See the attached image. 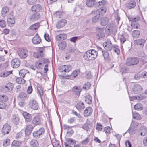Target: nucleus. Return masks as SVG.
<instances>
[{
    "mask_svg": "<svg viewBox=\"0 0 147 147\" xmlns=\"http://www.w3.org/2000/svg\"><path fill=\"white\" fill-rule=\"evenodd\" d=\"M97 51L95 50H89L84 54L83 57L87 60H94L97 57Z\"/></svg>",
    "mask_w": 147,
    "mask_h": 147,
    "instance_id": "nucleus-1",
    "label": "nucleus"
},
{
    "mask_svg": "<svg viewBox=\"0 0 147 147\" xmlns=\"http://www.w3.org/2000/svg\"><path fill=\"white\" fill-rule=\"evenodd\" d=\"M139 62V60L137 58H130L127 59L125 63L126 65L130 66L136 65Z\"/></svg>",
    "mask_w": 147,
    "mask_h": 147,
    "instance_id": "nucleus-2",
    "label": "nucleus"
},
{
    "mask_svg": "<svg viewBox=\"0 0 147 147\" xmlns=\"http://www.w3.org/2000/svg\"><path fill=\"white\" fill-rule=\"evenodd\" d=\"M142 90V87L139 84H136L132 86L131 92L132 93L136 94L141 92Z\"/></svg>",
    "mask_w": 147,
    "mask_h": 147,
    "instance_id": "nucleus-3",
    "label": "nucleus"
},
{
    "mask_svg": "<svg viewBox=\"0 0 147 147\" xmlns=\"http://www.w3.org/2000/svg\"><path fill=\"white\" fill-rule=\"evenodd\" d=\"M44 129L43 127L40 128L38 130L33 133V136L34 138H38L40 137V136L44 133Z\"/></svg>",
    "mask_w": 147,
    "mask_h": 147,
    "instance_id": "nucleus-4",
    "label": "nucleus"
},
{
    "mask_svg": "<svg viewBox=\"0 0 147 147\" xmlns=\"http://www.w3.org/2000/svg\"><path fill=\"white\" fill-rule=\"evenodd\" d=\"M32 123L35 126L41 125L42 123V119L40 116L37 115L34 117L32 120Z\"/></svg>",
    "mask_w": 147,
    "mask_h": 147,
    "instance_id": "nucleus-5",
    "label": "nucleus"
},
{
    "mask_svg": "<svg viewBox=\"0 0 147 147\" xmlns=\"http://www.w3.org/2000/svg\"><path fill=\"white\" fill-rule=\"evenodd\" d=\"M11 130L10 126L7 123L5 124L2 129V133L3 135L8 134Z\"/></svg>",
    "mask_w": 147,
    "mask_h": 147,
    "instance_id": "nucleus-6",
    "label": "nucleus"
},
{
    "mask_svg": "<svg viewBox=\"0 0 147 147\" xmlns=\"http://www.w3.org/2000/svg\"><path fill=\"white\" fill-rule=\"evenodd\" d=\"M47 59L43 58L41 60H38L36 62L35 65L36 67L38 69H40L42 67L44 64L46 62Z\"/></svg>",
    "mask_w": 147,
    "mask_h": 147,
    "instance_id": "nucleus-7",
    "label": "nucleus"
},
{
    "mask_svg": "<svg viewBox=\"0 0 147 147\" xmlns=\"http://www.w3.org/2000/svg\"><path fill=\"white\" fill-rule=\"evenodd\" d=\"M114 29V26L113 24H109L106 26L105 31L107 34H111L113 33Z\"/></svg>",
    "mask_w": 147,
    "mask_h": 147,
    "instance_id": "nucleus-8",
    "label": "nucleus"
},
{
    "mask_svg": "<svg viewBox=\"0 0 147 147\" xmlns=\"http://www.w3.org/2000/svg\"><path fill=\"white\" fill-rule=\"evenodd\" d=\"M93 112L92 108L90 107H87L84 111L83 114L84 116L85 117H88L91 115Z\"/></svg>",
    "mask_w": 147,
    "mask_h": 147,
    "instance_id": "nucleus-9",
    "label": "nucleus"
},
{
    "mask_svg": "<svg viewBox=\"0 0 147 147\" xmlns=\"http://www.w3.org/2000/svg\"><path fill=\"white\" fill-rule=\"evenodd\" d=\"M103 45L105 49L108 51H110L113 48L112 44L109 40H107V42L103 43Z\"/></svg>",
    "mask_w": 147,
    "mask_h": 147,
    "instance_id": "nucleus-10",
    "label": "nucleus"
},
{
    "mask_svg": "<svg viewBox=\"0 0 147 147\" xmlns=\"http://www.w3.org/2000/svg\"><path fill=\"white\" fill-rule=\"evenodd\" d=\"M27 50L24 49H21L19 50L18 54L21 58H24L27 56Z\"/></svg>",
    "mask_w": 147,
    "mask_h": 147,
    "instance_id": "nucleus-11",
    "label": "nucleus"
},
{
    "mask_svg": "<svg viewBox=\"0 0 147 147\" xmlns=\"http://www.w3.org/2000/svg\"><path fill=\"white\" fill-rule=\"evenodd\" d=\"M30 107L33 109L37 110L38 107V102L35 100H31L29 103Z\"/></svg>",
    "mask_w": 147,
    "mask_h": 147,
    "instance_id": "nucleus-12",
    "label": "nucleus"
},
{
    "mask_svg": "<svg viewBox=\"0 0 147 147\" xmlns=\"http://www.w3.org/2000/svg\"><path fill=\"white\" fill-rule=\"evenodd\" d=\"M20 62L19 59L17 58L13 59L11 63V65L13 68H17L19 67Z\"/></svg>",
    "mask_w": 147,
    "mask_h": 147,
    "instance_id": "nucleus-13",
    "label": "nucleus"
},
{
    "mask_svg": "<svg viewBox=\"0 0 147 147\" xmlns=\"http://www.w3.org/2000/svg\"><path fill=\"white\" fill-rule=\"evenodd\" d=\"M24 117L25 121L29 122L32 119V115L27 112H24L22 113Z\"/></svg>",
    "mask_w": 147,
    "mask_h": 147,
    "instance_id": "nucleus-14",
    "label": "nucleus"
},
{
    "mask_svg": "<svg viewBox=\"0 0 147 147\" xmlns=\"http://www.w3.org/2000/svg\"><path fill=\"white\" fill-rule=\"evenodd\" d=\"M66 23V21L65 19H62L59 21L56 24L57 28H60L63 27Z\"/></svg>",
    "mask_w": 147,
    "mask_h": 147,
    "instance_id": "nucleus-15",
    "label": "nucleus"
},
{
    "mask_svg": "<svg viewBox=\"0 0 147 147\" xmlns=\"http://www.w3.org/2000/svg\"><path fill=\"white\" fill-rule=\"evenodd\" d=\"M34 127L31 124H28L26 125L25 129V133L26 135H29L30 134Z\"/></svg>",
    "mask_w": 147,
    "mask_h": 147,
    "instance_id": "nucleus-16",
    "label": "nucleus"
},
{
    "mask_svg": "<svg viewBox=\"0 0 147 147\" xmlns=\"http://www.w3.org/2000/svg\"><path fill=\"white\" fill-rule=\"evenodd\" d=\"M12 121L15 125L18 124L19 122V118L17 114H13L12 115L11 119Z\"/></svg>",
    "mask_w": 147,
    "mask_h": 147,
    "instance_id": "nucleus-17",
    "label": "nucleus"
},
{
    "mask_svg": "<svg viewBox=\"0 0 147 147\" xmlns=\"http://www.w3.org/2000/svg\"><path fill=\"white\" fill-rule=\"evenodd\" d=\"M41 40L39 37L38 34H37L32 39V41L33 43L34 44H38L40 43Z\"/></svg>",
    "mask_w": 147,
    "mask_h": 147,
    "instance_id": "nucleus-18",
    "label": "nucleus"
},
{
    "mask_svg": "<svg viewBox=\"0 0 147 147\" xmlns=\"http://www.w3.org/2000/svg\"><path fill=\"white\" fill-rule=\"evenodd\" d=\"M42 9V7L40 4L34 5L32 7L31 9L32 11L38 12L40 11Z\"/></svg>",
    "mask_w": 147,
    "mask_h": 147,
    "instance_id": "nucleus-19",
    "label": "nucleus"
},
{
    "mask_svg": "<svg viewBox=\"0 0 147 147\" xmlns=\"http://www.w3.org/2000/svg\"><path fill=\"white\" fill-rule=\"evenodd\" d=\"M81 91V88L78 86H74L72 89V92L74 94L79 96Z\"/></svg>",
    "mask_w": 147,
    "mask_h": 147,
    "instance_id": "nucleus-20",
    "label": "nucleus"
},
{
    "mask_svg": "<svg viewBox=\"0 0 147 147\" xmlns=\"http://www.w3.org/2000/svg\"><path fill=\"white\" fill-rule=\"evenodd\" d=\"M13 86L12 83H9L6 85L4 89L6 91L9 92L12 90L13 88Z\"/></svg>",
    "mask_w": 147,
    "mask_h": 147,
    "instance_id": "nucleus-21",
    "label": "nucleus"
},
{
    "mask_svg": "<svg viewBox=\"0 0 147 147\" xmlns=\"http://www.w3.org/2000/svg\"><path fill=\"white\" fill-rule=\"evenodd\" d=\"M36 86L38 91L42 99V97L43 96L44 92L42 87L39 83H37Z\"/></svg>",
    "mask_w": 147,
    "mask_h": 147,
    "instance_id": "nucleus-22",
    "label": "nucleus"
},
{
    "mask_svg": "<svg viewBox=\"0 0 147 147\" xmlns=\"http://www.w3.org/2000/svg\"><path fill=\"white\" fill-rule=\"evenodd\" d=\"M8 24L9 26H11L14 24L15 22V19L14 16L12 15L8 18L7 19Z\"/></svg>",
    "mask_w": 147,
    "mask_h": 147,
    "instance_id": "nucleus-23",
    "label": "nucleus"
},
{
    "mask_svg": "<svg viewBox=\"0 0 147 147\" xmlns=\"http://www.w3.org/2000/svg\"><path fill=\"white\" fill-rule=\"evenodd\" d=\"M40 14L36 12L32 14L30 17V19L33 21L37 20L40 17Z\"/></svg>",
    "mask_w": 147,
    "mask_h": 147,
    "instance_id": "nucleus-24",
    "label": "nucleus"
},
{
    "mask_svg": "<svg viewBox=\"0 0 147 147\" xmlns=\"http://www.w3.org/2000/svg\"><path fill=\"white\" fill-rule=\"evenodd\" d=\"M145 42V40L144 39L137 40L134 41V43L135 45H140L143 46Z\"/></svg>",
    "mask_w": 147,
    "mask_h": 147,
    "instance_id": "nucleus-25",
    "label": "nucleus"
},
{
    "mask_svg": "<svg viewBox=\"0 0 147 147\" xmlns=\"http://www.w3.org/2000/svg\"><path fill=\"white\" fill-rule=\"evenodd\" d=\"M136 2L134 0L130 1L127 5V6L129 9L134 8L136 5Z\"/></svg>",
    "mask_w": 147,
    "mask_h": 147,
    "instance_id": "nucleus-26",
    "label": "nucleus"
},
{
    "mask_svg": "<svg viewBox=\"0 0 147 147\" xmlns=\"http://www.w3.org/2000/svg\"><path fill=\"white\" fill-rule=\"evenodd\" d=\"M76 108L79 110H81L84 109L85 107L84 103L81 101L78 102L76 107Z\"/></svg>",
    "mask_w": 147,
    "mask_h": 147,
    "instance_id": "nucleus-27",
    "label": "nucleus"
},
{
    "mask_svg": "<svg viewBox=\"0 0 147 147\" xmlns=\"http://www.w3.org/2000/svg\"><path fill=\"white\" fill-rule=\"evenodd\" d=\"M95 3V0H87L86 4L88 7H90L94 6Z\"/></svg>",
    "mask_w": 147,
    "mask_h": 147,
    "instance_id": "nucleus-28",
    "label": "nucleus"
},
{
    "mask_svg": "<svg viewBox=\"0 0 147 147\" xmlns=\"http://www.w3.org/2000/svg\"><path fill=\"white\" fill-rule=\"evenodd\" d=\"M30 144L31 147H37L39 145L38 142L35 139L31 140L30 142Z\"/></svg>",
    "mask_w": 147,
    "mask_h": 147,
    "instance_id": "nucleus-29",
    "label": "nucleus"
},
{
    "mask_svg": "<svg viewBox=\"0 0 147 147\" xmlns=\"http://www.w3.org/2000/svg\"><path fill=\"white\" fill-rule=\"evenodd\" d=\"M78 71H74L70 75H68L66 76L67 79H72L73 78H75L77 76L78 74Z\"/></svg>",
    "mask_w": 147,
    "mask_h": 147,
    "instance_id": "nucleus-30",
    "label": "nucleus"
},
{
    "mask_svg": "<svg viewBox=\"0 0 147 147\" xmlns=\"http://www.w3.org/2000/svg\"><path fill=\"white\" fill-rule=\"evenodd\" d=\"M106 11V8L105 7H102L96 10L95 11L96 14H102L105 13Z\"/></svg>",
    "mask_w": 147,
    "mask_h": 147,
    "instance_id": "nucleus-31",
    "label": "nucleus"
},
{
    "mask_svg": "<svg viewBox=\"0 0 147 147\" xmlns=\"http://www.w3.org/2000/svg\"><path fill=\"white\" fill-rule=\"evenodd\" d=\"M108 22L109 19L107 17H105L101 19V24L102 26L106 25Z\"/></svg>",
    "mask_w": 147,
    "mask_h": 147,
    "instance_id": "nucleus-32",
    "label": "nucleus"
},
{
    "mask_svg": "<svg viewBox=\"0 0 147 147\" xmlns=\"http://www.w3.org/2000/svg\"><path fill=\"white\" fill-rule=\"evenodd\" d=\"M85 101L86 103L90 104L92 102V98L90 95H87L85 97Z\"/></svg>",
    "mask_w": 147,
    "mask_h": 147,
    "instance_id": "nucleus-33",
    "label": "nucleus"
},
{
    "mask_svg": "<svg viewBox=\"0 0 147 147\" xmlns=\"http://www.w3.org/2000/svg\"><path fill=\"white\" fill-rule=\"evenodd\" d=\"M22 142L20 141H18L14 140L12 143V147H18L20 146Z\"/></svg>",
    "mask_w": 147,
    "mask_h": 147,
    "instance_id": "nucleus-34",
    "label": "nucleus"
},
{
    "mask_svg": "<svg viewBox=\"0 0 147 147\" xmlns=\"http://www.w3.org/2000/svg\"><path fill=\"white\" fill-rule=\"evenodd\" d=\"M9 11V8L7 7H3L1 11L2 16L4 17L5 16L6 14Z\"/></svg>",
    "mask_w": 147,
    "mask_h": 147,
    "instance_id": "nucleus-35",
    "label": "nucleus"
},
{
    "mask_svg": "<svg viewBox=\"0 0 147 147\" xmlns=\"http://www.w3.org/2000/svg\"><path fill=\"white\" fill-rule=\"evenodd\" d=\"M33 55L34 57L38 58L40 57L43 56V53L42 51H39L36 53H34Z\"/></svg>",
    "mask_w": 147,
    "mask_h": 147,
    "instance_id": "nucleus-36",
    "label": "nucleus"
},
{
    "mask_svg": "<svg viewBox=\"0 0 147 147\" xmlns=\"http://www.w3.org/2000/svg\"><path fill=\"white\" fill-rule=\"evenodd\" d=\"M12 73L11 71H5L0 74V76L2 77H6Z\"/></svg>",
    "mask_w": 147,
    "mask_h": 147,
    "instance_id": "nucleus-37",
    "label": "nucleus"
},
{
    "mask_svg": "<svg viewBox=\"0 0 147 147\" xmlns=\"http://www.w3.org/2000/svg\"><path fill=\"white\" fill-rule=\"evenodd\" d=\"M27 97V94L24 92H22L19 95V98L22 100H26Z\"/></svg>",
    "mask_w": 147,
    "mask_h": 147,
    "instance_id": "nucleus-38",
    "label": "nucleus"
},
{
    "mask_svg": "<svg viewBox=\"0 0 147 147\" xmlns=\"http://www.w3.org/2000/svg\"><path fill=\"white\" fill-rule=\"evenodd\" d=\"M59 49L61 50L64 49L66 46V43L65 42L63 41L60 43L58 45Z\"/></svg>",
    "mask_w": 147,
    "mask_h": 147,
    "instance_id": "nucleus-39",
    "label": "nucleus"
},
{
    "mask_svg": "<svg viewBox=\"0 0 147 147\" xmlns=\"http://www.w3.org/2000/svg\"><path fill=\"white\" fill-rule=\"evenodd\" d=\"M8 97L5 95L0 96V102H5L7 101Z\"/></svg>",
    "mask_w": 147,
    "mask_h": 147,
    "instance_id": "nucleus-40",
    "label": "nucleus"
},
{
    "mask_svg": "<svg viewBox=\"0 0 147 147\" xmlns=\"http://www.w3.org/2000/svg\"><path fill=\"white\" fill-rule=\"evenodd\" d=\"M142 131L140 133V135L142 136H144L147 133V128L144 126L142 127L141 129Z\"/></svg>",
    "mask_w": 147,
    "mask_h": 147,
    "instance_id": "nucleus-41",
    "label": "nucleus"
},
{
    "mask_svg": "<svg viewBox=\"0 0 147 147\" xmlns=\"http://www.w3.org/2000/svg\"><path fill=\"white\" fill-rule=\"evenodd\" d=\"M134 108L135 110H140L143 109V107L141 104L138 103L134 105Z\"/></svg>",
    "mask_w": 147,
    "mask_h": 147,
    "instance_id": "nucleus-42",
    "label": "nucleus"
},
{
    "mask_svg": "<svg viewBox=\"0 0 147 147\" xmlns=\"http://www.w3.org/2000/svg\"><path fill=\"white\" fill-rule=\"evenodd\" d=\"M65 141L69 143L70 145L76 144V141L74 140L71 138H66L65 139Z\"/></svg>",
    "mask_w": 147,
    "mask_h": 147,
    "instance_id": "nucleus-43",
    "label": "nucleus"
},
{
    "mask_svg": "<svg viewBox=\"0 0 147 147\" xmlns=\"http://www.w3.org/2000/svg\"><path fill=\"white\" fill-rule=\"evenodd\" d=\"M16 81L18 84H24L25 82V80L22 78H18L16 80Z\"/></svg>",
    "mask_w": 147,
    "mask_h": 147,
    "instance_id": "nucleus-44",
    "label": "nucleus"
},
{
    "mask_svg": "<svg viewBox=\"0 0 147 147\" xmlns=\"http://www.w3.org/2000/svg\"><path fill=\"white\" fill-rule=\"evenodd\" d=\"M28 72V71L25 69H22L19 72L20 76L24 77L25 75Z\"/></svg>",
    "mask_w": 147,
    "mask_h": 147,
    "instance_id": "nucleus-45",
    "label": "nucleus"
},
{
    "mask_svg": "<svg viewBox=\"0 0 147 147\" xmlns=\"http://www.w3.org/2000/svg\"><path fill=\"white\" fill-rule=\"evenodd\" d=\"M105 37V34L103 31H101L100 32H98V34L96 35V38L98 39H100V38H103Z\"/></svg>",
    "mask_w": 147,
    "mask_h": 147,
    "instance_id": "nucleus-46",
    "label": "nucleus"
},
{
    "mask_svg": "<svg viewBox=\"0 0 147 147\" xmlns=\"http://www.w3.org/2000/svg\"><path fill=\"white\" fill-rule=\"evenodd\" d=\"M64 72H68L71 69L72 67L70 65H64Z\"/></svg>",
    "mask_w": 147,
    "mask_h": 147,
    "instance_id": "nucleus-47",
    "label": "nucleus"
},
{
    "mask_svg": "<svg viewBox=\"0 0 147 147\" xmlns=\"http://www.w3.org/2000/svg\"><path fill=\"white\" fill-rule=\"evenodd\" d=\"M91 86V84L90 82H88L83 85V88L85 90H87L89 89Z\"/></svg>",
    "mask_w": 147,
    "mask_h": 147,
    "instance_id": "nucleus-48",
    "label": "nucleus"
},
{
    "mask_svg": "<svg viewBox=\"0 0 147 147\" xmlns=\"http://www.w3.org/2000/svg\"><path fill=\"white\" fill-rule=\"evenodd\" d=\"M140 34V32L139 30H134L132 32V35L134 37L138 38Z\"/></svg>",
    "mask_w": 147,
    "mask_h": 147,
    "instance_id": "nucleus-49",
    "label": "nucleus"
},
{
    "mask_svg": "<svg viewBox=\"0 0 147 147\" xmlns=\"http://www.w3.org/2000/svg\"><path fill=\"white\" fill-rule=\"evenodd\" d=\"M96 14V15L92 19V21L93 22H98L99 20L100 15L98 14Z\"/></svg>",
    "mask_w": 147,
    "mask_h": 147,
    "instance_id": "nucleus-50",
    "label": "nucleus"
},
{
    "mask_svg": "<svg viewBox=\"0 0 147 147\" xmlns=\"http://www.w3.org/2000/svg\"><path fill=\"white\" fill-rule=\"evenodd\" d=\"M113 49L114 52L117 54L120 53V50L118 46L115 45L113 46Z\"/></svg>",
    "mask_w": 147,
    "mask_h": 147,
    "instance_id": "nucleus-51",
    "label": "nucleus"
},
{
    "mask_svg": "<svg viewBox=\"0 0 147 147\" xmlns=\"http://www.w3.org/2000/svg\"><path fill=\"white\" fill-rule=\"evenodd\" d=\"M133 116L134 118L137 120H140L141 119V116L137 113H133Z\"/></svg>",
    "mask_w": 147,
    "mask_h": 147,
    "instance_id": "nucleus-52",
    "label": "nucleus"
},
{
    "mask_svg": "<svg viewBox=\"0 0 147 147\" xmlns=\"http://www.w3.org/2000/svg\"><path fill=\"white\" fill-rule=\"evenodd\" d=\"M39 24L38 23L35 24L30 27V29L31 30H35L38 28Z\"/></svg>",
    "mask_w": 147,
    "mask_h": 147,
    "instance_id": "nucleus-53",
    "label": "nucleus"
},
{
    "mask_svg": "<svg viewBox=\"0 0 147 147\" xmlns=\"http://www.w3.org/2000/svg\"><path fill=\"white\" fill-rule=\"evenodd\" d=\"M74 131L70 127L69 129H68V131L67 132V136H71L74 133Z\"/></svg>",
    "mask_w": 147,
    "mask_h": 147,
    "instance_id": "nucleus-54",
    "label": "nucleus"
},
{
    "mask_svg": "<svg viewBox=\"0 0 147 147\" xmlns=\"http://www.w3.org/2000/svg\"><path fill=\"white\" fill-rule=\"evenodd\" d=\"M10 144V140L8 139H5L3 141V145L5 146H8Z\"/></svg>",
    "mask_w": 147,
    "mask_h": 147,
    "instance_id": "nucleus-55",
    "label": "nucleus"
},
{
    "mask_svg": "<svg viewBox=\"0 0 147 147\" xmlns=\"http://www.w3.org/2000/svg\"><path fill=\"white\" fill-rule=\"evenodd\" d=\"M136 99L139 101L145 99V98L141 94H140L138 96H136Z\"/></svg>",
    "mask_w": 147,
    "mask_h": 147,
    "instance_id": "nucleus-56",
    "label": "nucleus"
},
{
    "mask_svg": "<svg viewBox=\"0 0 147 147\" xmlns=\"http://www.w3.org/2000/svg\"><path fill=\"white\" fill-rule=\"evenodd\" d=\"M90 139L88 137H87L86 139L83 140L82 142V144L84 145L87 144L89 142Z\"/></svg>",
    "mask_w": 147,
    "mask_h": 147,
    "instance_id": "nucleus-57",
    "label": "nucleus"
},
{
    "mask_svg": "<svg viewBox=\"0 0 147 147\" xmlns=\"http://www.w3.org/2000/svg\"><path fill=\"white\" fill-rule=\"evenodd\" d=\"M140 18L138 16L136 17H132L130 18V20L131 21L136 22L139 20Z\"/></svg>",
    "mask_w": 147,
    "mask_h": 147,
    "instance_id": "nucleus-58",
    "label": "nucleus"
},
{
    "mask_svg": "<svg viewBox=\"0 0 147 147\" xmlns=\"http://www.w3.org/2000/svg\"><path fill=\"white\" fill-rule=\"evenodd\" d=\"M6 25V22L4 20H0V26L2 27H4Z\"/></svg>",
    "mask_w": 147,
    "mask_h": 147,
    "instance_id": "nucleus-59",
    "label": "nucleus"
},
{
    "mask_svg": "<svg viewBox=\"0 0 147 147\" xmlns=\"http://www.w3.org/2000/svg\"><path fill=\"white\" fill-rule=\"evenodd\" d=\"M37 0H27V3L29 5H32L33 4L35 3Z\"/></svg>",
    "mask_w": 147,
    "mask_h": 147,
    "instance_id": "nucleus-60",
    "label": "nucleus"
},
{
    "mask_svg": "<svg viewBox=\"0 0 147 147\" xmlns=\"http://www.w3.org/2000/svg\"><path fill=\"white\" fill-rule=\"evenodd\" d=\"M130 134H133L135 133V131L134 129L132 128H129L127 131Z\"/></svg>",
    "mask_w": 147,
    "mask_h": 147,
    "instance_id": "nucleus-61",
    "label": "nucleus"
},
{
    "mask_svg": "<svg viewBox=\"0 0 147 147\" xmlns=\"http://www.w3.org/2000/svg\"><path fill=\"white\" fill-rule=\"evenodd\" d=\"M103 55L105 59L109 55V53L106 51H102Z\"/></svg>",
    "mask_w": 147,
    "mask_h": 147,
    "instance_id": "nucleus-62",
    "label": "nucleus"
},
{
    "mask_svg": "<svg viewBox=\"0 0 147 147\" xmlns=\"http://www.w3.org/2000/svg\"><path fill=\"white\" fill-rule=\"evenodd\" d=\"M32 91V88L31 86H29L27 89V93L29 94H31Z\"/></svg>",
    "mask_w": 147,
    "mask_h": 147,
    "instance_id": "nucleus-63",
    "label": "nucleus"
},
{
    "mask_svg": "<svg viewBox=\"0 0 147 147\" xmlns=\"http://www.w3.org/2000/svg\"><path fill=\"white\" fill-rule=\"evenodd\" d=\"M102 129V125L99 123H97L96 125V129L98 130H101Z\"/></svg>",
    "mask_w": 147,
    "mask_h": 147,
    "instance_id": "nucleus-64",
    "label": "nucleus"
}]
</instances>
